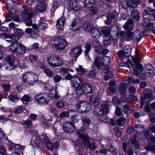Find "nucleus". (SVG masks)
Here are the masks:
<instances>
[{
	"label": "nucleus",
	"instance_id": "nucleus-1",
	"mask_svg": "<svg viewBox=\"0 0 155 155\" xmlns=\"http://www.w3.org/2000/svg\"><path fill=\"white\" fill-rule=\"evenodd\" d=\"M60 97V95L58 94L57 91L52 89L49 94L41 93L37 94L35 97V100L40 104H48L52 99L58 100Z\"/></svg>",
	"mask_w": 155,
	"mask_h": 155
},
{
	"label": "nucleus",
	"instance_id": "nucleus-2",
	"mask_svg": "<svg viewBox=\"0 0 155 155\" xmlns=\"http://www.w3.org/2000/svg\"><path fill=\"white\" fill-rule=\"evenodd\" d=\"M38 80V76L37 74L31 72H26L23 75L22 84L25 87H29Z\"/></svg>",
	"mask_w": 155,
	"mask_h": 155
},
{
	"label": "nucleus",
	"instance_id": "nucleus-3",
	"mask_svg": "<svg viewBox=\"0 0 155 155\" xmlns=\"http://www.w3.org/2000/svg\"><path fill=\"white\" fill-rule=\"evenodd\" d=\"M25 47L21 44L15 42L12 44L9 49L12 53L17 55H20L25 53Z\"/></svg>",
	"mask_w": 155,
	"mask_h": 155
},
{
	"label": "nucleus",
	"instance_id": "nucleus-4",
	"mask_svg": "<svg viewBox=\"0 0 155 155\" xmlns=\"http://www.w3.org/2000/svg\"><path fill=\"white\" fill-rule=\"evenodd\" d=\"M143 93L144 94V96L143 98H141L140 99V107H143L146 101V99L148 100L146 103L147 104H149L150 102L154 99V95L153 94L152 90L149 88L145 89L143 90Z\"/></svg>",
	"mask_w": 155,
	"mask_h": 155
},
{
	"label": "nucleus",
	"instance_id": "nucleus-5",
	"mask_svg": "<svg viewBox=\"0 0 155 155\" xmlns=\"http://www.w3.org/2000/svg\"><path fill=\"white\" fill-rule=\"evenodd\" d=\"M110 61V58L108 56H104L101 58L99 56H97L95 58L94 62L97 68L100 69L101 68V67L108 65Z\"/></svg>",
	"mask_w": 155,
	"mask_h": 155
},
{
	"label": "nucleus",
	"instance_id": "nucleus-6",
	"mask_svg": "<svg viewBox=\"0 0 155 155\" xmlns=\"http://www.w3.org/2000/svg\"><path fill=\"white\" fill-rule=\"evenodd\" d=\"M145 137L148 138V142L149 145L147 147L146 149L149 151H151L152 152H155V137L152 135H150L148 131H146L144 133Z\"/></svg>",
	"mask_w": 155,
	"mask_h": 155
},
{
	"label": "nucleus",
	"instance_id": "nucleus-7",
	"mask_svg": "<svg viewBox=\"0 0 155 155\" xmlns=\"http://www.w3.org/2000/svg\"><path fill=\"white\" fill-rule=\"evenodd\" d=\"M109 111L108 105L106 103L103 104L101 105L95 106L94 113L97 116H102L104 113H108Z\"/></svg>",
	"mask_w": 155,
	"mask_h": 155
},
{
	"label": "nucleus",
	"instance_id": "nucleus-8",
	"mask_svg": "<svg viewBox=\"0 0 155 155\" xmlns=\"http://www.w3.org/2000/svg\"><path fill=\"white\" fill-rule=\"evenodd\" d=\"M54 44L56 49L59 51L63 50L67 45V42L65 39L58 37L54 41Z\"/></svg>",
	"mask_w": 155,
	"mask_h": 155
},
{
	"label": "nucleus",
	"instance_id": "nucleus-9",
	"mask_svg": "<svg viewBox=\"0 0 155 155\" xmlns=\"http://www.w3.org/2000/svg\"><path fill=\"white\" fill-rule=\"evenodd\" d=\"M78 111L81 113H86L91 109V106L86 101H80L76 106Z\"/></svg>",
	"mask_w": 155,
	"mask_h": 155
},
{
	"label": "nucleus",
	"instance_id": "nucleus-10",
	"mask_svg": "<svg viewBox=\"0 0 155 155\" xmlns=\"http://www.w3.org/2000/svg\"><path fill=\"white\" fill-rule=\"evenodd\" d=\"M48 64L54 67H57L62 65L63 64L62 60L57 56L50 57L47 59Z\"/></svg>",
	"mask_w": 155,
	"mask_h": 155
},
{
	"label": "nucleus",
	"instance_id": "nucleus-11",
	"mask_svg": "<svg viewBox=\"0 0 155 155\" xmlns=\"http://www.w3.org/2000/svg\"><path fill=\"white\" fill-rule=\"evenodd\" d=\"M63 129L66 132L72 133L75 130L74 124L71 121L65 122L63 124Z\"/></svg>",
	"mask_w": 155,
	"mask_h": 155
},
{
	"label": "nucleus",
	"instance_id": "nucleus-12",
	"mask_svg": "<svg viewBox=\"0 0 155 155\" xmlns=\"http://www.w3.org/2000/svg\"><path fill=\"white\" fill-rule=\"evenodd\" d=\"M14 58L13 56L8 55L7 58V59L4 61V63H8V65L6 67V69L11 70L15 69L16 66L14 64Z\"/></svg>",
	"mask_w": 155,
	"mask_h": 155
},
{
	"label": "nucleus",
	"instance_id": "nucleus-13",
	"mask_svg": "<svg viewBox=\"0 0 155 155\" xmlns=\"http://www.w3.org/2000/svg\"><path fill=\"white\" fill-rule=\"evenodd\" d=\"M150 20L148 18H145L143 19L142 22L143 26H146L147 29L151 31L153 34H155V28L153 27L154 25L151 22H150Z\"/></svg>",
	"mask_w": 155,
	"mask_h": 155
},
{
	"label": "nucleus",
	"instance_id": "nucleus-14",
	"mask_svg": "<svg viewBox=\"0 0 155 155\" xmlns=\"http://www.w3.org/2000/svg\"><path fill=\"white\" fill-rule=\"evenodd\" d=\"M110 36L113 39L116 40L119 37V30L116 25H112L110 28Z\"/></svg>",
	"mask_w": 155,
	"mask_h": 155
},
{
	"label": "nucleus",
	"instance_id": "nucleus-15",
	"mask_svg": "<svg viewBox=\"0 0 155 155\" xmlns=\"http://www.w3.org/2000/svg\"><path fill=\"white\" fill-rule=\"evenodd\" d=\"M79 136L83 140L85 144L88 146L89 147L91 150H94L96 148V146L94 142L92 143L91 144L90 143L87 136L86 135H81Z\"/></svg>",
	"mask_w": 155,
	"mask_h": 155
},
{
	"label": "nucleus",
	"instance_id": "nucleus-16",
	"mask_svg": "<svg viewBox=\"0 0 155 155\" xmlns=\"http://www.w3.org/2000/svg\"><path fill=\"white\" fill-rule=\"evenodd\" d=\"M82 52L81 47H76L71 49L70 52V55L71 57L77 58L80 55Z\"/></svg>",
	"mask_w": 155,
	"mask_h": 155
},
{
	"label": "nucleus",
	"instance_id": "nucleus-17",
	"mask_svg": "<svg viewBox=\"0 0 155 155\" xmlns=\"http://www.w3.org/2000/svg\"><path fill=\"white\" fill-rule=\"evenodd\" d=\"M103 72L105 74L104 79L105 81H107L109 79L112 78L114 77L112 71H110V68L108 67L103 68Z\"/></svg>",
	"mask_w": 155,
	"mask_h": 155
},
{
	"label": "nucleus",
	"instance_id": "nucleus-18",
	"mask_svg": "<svg viewBox=\"0 0 155 155\" xmlns=\"http://www.w3.org/2000/svg\"><path fill=\"white\" fill-rule=\"evenodd\" d=\"M74 79L71 81V86L75 88L81 85L82 83L84 82L81 78L73 76Z\"/></svg>",
	"mask_w": 155,
	"mask_h": 155
},
{
	"label": "nucleus",
	"instance_id": "nucleus-19",
	"mask_svg": "<svg viewBox=\"0 0 155 155\" xmlns=\"http://www.w3.org/2000/svg\"><path fill=\"white\" fill-rule=\"evenodd\" d=\"M83 26V24L78 19L73 21L71 24L72 28L73 30H78L81 28Z\"/></svg>",
	"mask_w": 155,
	"mask_h": 155
},
{
	"label": "nucleus",
	"instance_id": "nucleus-20",
	"mask_svg": "<svg viewBox=\"0 0 155 155\" xmlns=\"http://www.w3.org/2000/svg\"><path fill=\"white\" fill-rule=\"evenodd\" d=\"M46 9V5L45 3H40L37 5L34 8L35 11L36 12H43Z\"/></svg>",
	"mask_w": 155,
	"mask_h": 155
},
{
	"label": "nucleus",
	"instance_id": "nucleus-21",
	"mask_svg": "<svg viewBox=\"0 0 155 155\" xmlns=\"http://www.w3.org/2000/svg\"><path fill=\"white\" fill-rule=\"evenodd\" d=\"M81 84L85 94H87L92 92V86L89 83L84 81Z\"/></svg>",
	"mask_w": 155,
	"mask_h": 155
},
{
	"label": "nucleus",
	"instance_id": "nucleus-22",
	"mask_svg": "<svg viewBox=\"0 0 155 155\" xmlns=\"http://www.w3.org/2000/svg\"><path fill=\"white\" fill-rule=\"evenodd\" d=\"M153 68L150 64L146 65L144 67V70L146 75L149 77H151L153 76Z\"/></svg>",
	"mask_w": 155,
	"mask_h": 155
},
{
	"label": "nucleus",
	"instance_id": "nucleus-23",
	"mask_svg": "<svg viewBox=\"0 0 155 155\" xmlns=\"http://www.w3.org/2000/svg\"><path fill=\"white\" fill-rule=\"evenodd\" d=\"M134 21L132 18L128 19L125 24L124 25V28L127 30L128 29L132 30L133 29Z\"/></svg>",
	"mask_w": 155,
	"mask_h": 155
},
{
	"label": "nucleus",
	"instance_id": "nucleus-24",
	"mask_svg": "<svg viewBox=\"0 0 155 155\" xmlns=\"http://www.w3.org/2000/svg\"><path fill=\"white\" fill-rule=\"evenodd\" d=\"M141 39L140 33L139 30H136L134 31L132 35V39L136 42H139Z\"/></svg>",
	"mask_w": 155,
	"mask_h": 155
},
{
	"label": "nucleus",
	"instance_id": "nucleus-25",
	"mask_svg": "<svg viewBox=\"0 0 155 155\" xmlns=\"http://www.w3.org/2000/svg\"><path fill=\"white\" fill-rule=\"evenodd\" d=\"M69 5L70 8L76 11L79 10L81 8L78 3L74 1H73L70 2Z\"/></svg>",
	"mask_w": 155,
	"mask_h": 155
},
{
	"label": "nucleus",
	"instance_id": "nucleus-26",
	"mask_svg": "<svg viewBox=\"0 0 155 155\" xmlns=\"http://www.w3.org/2000/svg\"><path fill=\"white\" fill-rule=\"evenodd\" d=\"M34 16V13L33 12H30L28 16L25 18H23L25 25L27 26H31L32 25V21L31 18Z\"/></svg>",
	"mask_w": 155,
	"mask_h": 155
},
{
	"label": "nucleus",
	"instance_id": "nucleus-27",
	"mask_svg": "<svg viewBox=\"0 0 155 155\" xmlns=\"http://www.w3.org/2000/svg\"><path fill=\"white\" fill-rule=\"evenodd\" d=\"M65 23V18L63 17H61L57 21L56 28L58 29H62L64 28Z\"/></svg>",
	"mask_w": 155,
	"mask_h": 155
},
{
	"label": "nucleus",
	"instance_id": "nucleus-28",
	"mask_svg": "<svg viewBox=\"0 0 155 155\" xmlns=\"http://www.w3.org/2000/svg\"><path fill=\"white\" fill-rule=\"evenodd\" d=\"M91 36L94 38H98L101 34L99 30L96 28H94L90 32Z\"/></svg>",
	"mask_w": 155,
	"mask_h": 155
},
{
	"label": "nucleus",
	"instance_id": "nucleus-29",
	"mask_svg": "<svg viewBox=\"0 0 155 155\" xmlns=\"http://www.w3.org/2000/svg\"><path fill=\"white\" fill-rule=\"evenodd\" d=\"M140 0H137L136 1L130 0L128 1V6L132 8H136L137 5L140 4Z\"/></svg>",
	"mask_w": 155,
	"mask_h": 155
},
{
	"label": "nucleus",
	"instance_id": "nucleus-30",
	"mask_svg": "<svg viewBox=\"0 0 155 155\" xmlns=\"http://www.w3.org/2000/svg\"><path fill=\"white\" fill-rule=\"evenodd\" d=\"M131 15L135 20L138 21L140 18V12L137 9H134L131 12Z\"/></svg>",
	"mask_w": 155,
	"mask_h": 155
},
{
	"label": "nucleus",
	"instance_id": "nucleus-31",
	"mask_svg": "<svg viewBox=\"0 0 155 155\" xmlns=\"http://www.w3.org/2000/svg\"><path fill=\"white\" fill-rule=\"evenodd\" d=\"M95 2V0H85L84 3V6L87 8H91L94 5Z\"/></svg>",
	"mask_w": 155,
	"mask_h": 155
},
{
	"label": "nucleus",
	"instance_id": "nucleus-32",
	"mask_svg": "<svg viewBox=\"0 0 155 155\" xmlns=\"http://www.w3.org/2000/svg\"><path fill=\"white\" fill-rule=\"evenodd\" d=\"M131 48L129 45H126L124 47L123 51L126 57H129L131 55Z\"/></svg>",
	"mask_w": 155,
	"mask_h": 155
},
{
	"label": "nucleus",
	"instance_id": "nucleus-33",
	"mask_svg": "<svg viewBox=\"0 0 155 155\" xmlns=\"http://www.w3.org/2000/svg\"><path fill=\"white\" fill-rule=\"evenodd\" d=\"M25 32L28 34H29L31 37L33 38H35L37 37V35L35 33V31L33 30L31 28H27L25 31Z\"/></svg>",
	"mask_w": 155,
	"mask_h": 155
},
{
	"label": "nucleus",
	"instance_id": "nucleus-34",
	"mask_svg": "<svg viewBox=\"0 0 155 155\" xmlns=\"http://www.w3.org/2000/svg\"><path fill=\"white\" fill-rule=\"evenodd\" d=\"M128 85H127L123 82L120 84L119 85L118 87V90L120 93L122 94H124Z\"/></svg>",
	"mask_w": 155,
	"mask_h": 155
},
{
	"label": "nucleus",
	"instance_id": "nucleus-35",
	"mask_svg": "<svg viewBox=\"0 0 155 155\" xmlns=\"http://www.w3.org/2000/svg\"><path fill=\"white\" fill-rule=\"evenodd\" d=\"M154 13L155 10L150 8H147V9L144 10V14L146 15L149 14L150 15H153L154 18L153 20L154 21H155V15Z\"/></svg>",
	"mask_w": 155,
	"mask_h": 155
},
{
	"label": "nucleus",
	"instance_id": "nucleus-36",
	"mask_svg": "<svg viewBox=\"0 0 155 155\" xmlns=\"http://www.w3.org/2000/svg\"><path fill=\"white\" fill-rule=\"evenodd\" d=\"M76 93L78 95H81L83 94H85L84 90L83 88L82 84L76 88Z\"/></svg>",
	"mask_w": 155,
	"mask_h": 155
},
{
	"label": "nucleus",
	"instance_id": "nucleus-37",
	"mask_svg": "<svg viewBox=\"0 0 155 155\" xmlns=\"http://www.w3.org/2000/svg\"><path fill=\"white\" fill-rule=\"evenodd\" d=\"M9 99L13 102H16L19 99L18 95L16 94L12 93L8 97Z\"/></svg>",
	"mask_w": 155,
	"mask_h": 155
},
{
	"label": "nucleus",
	"instance_id": "nucleus-38",
	"mask_svg": "<svg viewBox=\"0 0 155 155\" xmlns=\"http://www.w3.org/2000/svg\"><path fill=\"white\" fill-rule=\"evenodd\" d=\"M84 29L87 32H91V30L94 28L90 24L87 23H84L83 26Z\"/></svg>",
	"mask_w": 155,
	"mask_h": 155
},
{
	"label": "nucleus",
	"instance_id": "nucleus-39",
	"mask_svg": "<svg viewBox=\"0 0 155 155\" xmlns=\"http://www.w3.org/2000/svg\"><path fill=\"white\" fill-rule=\"evenodd\" d=\"M116 124L117 125L119 126H123L125 123V119L122 117H121L118 119L116 120Z\"/></svg>",
	"mask_w": 155,
	"mask_h": 155
},
{
	"label": "nucleus",
	"instance_id": "nucleus-40",
	"mask_svg": "<svg viewBox=\"0 0 155 155\" xmlns=\"http://www.w3.org/2000/svg\"><path fill=\"white\" fill-rule=\"evenodd\" d=\"M85 50L84 51V55L85 56H88V53L90 51L91 48V44L87 43L84 46Z\"/></svg>",
	"mask_w": 155,
	"mask_h": 155
},
{
	"label": "nucleus",
	"instance_id": "nucleus-41",
	"mask_svg": "<svg viewBox=\"0 0 155 155\" xmlns=\"http://www.w3.org/2000/svg\"><path fill=\"white\" fill-rule=\"evenodd\" d=\"M32 124V123L30 119H28L25 120L22 124V125L26 128H28L31 127Z\"/></svg>",
	"mask_w": 155,
	"mask_h": 155
},
{
	"label": "nucleus",
	"instance_id": "nucleus-42",
	"mask_svg": "<svg viewBox=\"0 0 155 155\" xmlns=\"http://www.w3.org/2000/svg\"><path fill=\"white\" fill-rule=\"evenodd\" d=\"M98 45L95 47V51L96 53L101 54L103 50V46L102 45L99 43H98Z\"/></svg>",
	"mask_w": 155,
	"mask_h": 155
},
{
	"label": "nucleus",
	"instance_id": "nucleus-43",
	"mask_svg": "<svg viewBox=\"0 0 155 155\" xmlns=\"http://www.w3.org/2000/svg\"><path fill=\"white\" fill-rule=\"evenodd\" d=\"M96 76V73L94 69H92L91 70L88 72L87 74V76L91 78H93L95 77Z\"/></svg>",
	"mask_w": 155,
	"mask_h": 155
},
{
	"label": "nucleus",
	"instance_id": "nucleus-44",
	"mask_svg": "<svg viewBox=\"0 0 155 155\" xmlns=\"http://www.w3.org/2000/svg\"><path fill=\"white\" fill-rule=\"evenodd\" d=\"M101 33L105 36H108L110 35V28L108 27L105 28L102 30Z\"/></svg>",
	"mask_w": 155,
	"mask_h": 155
},
{
	"label": "nucleus",
	"instance_id": "nucleus-45",
	"mask_svg": "<svg viewBox=\"0 0 155 155\" xmlns=\"http://www.w3.org/2000/svg\"><path fill=\"white\" fill-rule=\"evenodd\" d=\"M68 117L71 118L74 117H76L75 111L73 110H70L67 111Z\"/></svg>",
	"mask_w": 155,
	"mask_h": 155
},
{
	"label": "nucleus",
	"instance_id": "nucleus-46",
	"mask_svg": "<svg viewBox=\"0 0 155 155\" xmlns=\"http://www.w3.org/2000/svg\"><path fill=\"white\" fill-rule=\"evenodd\" d=\"M22 100L25 104H27L31 101L30 97L27 95H25L22 98Z\"/></svg>",
	"mask_w": 155,
	"mask_h": 155
},
{
	"label": "nucleus",
	"instance_id": "nucleus-47",
	"mask_svg": "<svg viewBox=\"0 0 155 155\" xmlns=\"http://www.w3.org/2000/svg\"><path fill=\"white\" fill-rule=\"evenodd\" d=\"M81 121L83 124L87 125L89 124L91 122L89 118L84 117L81 118Z\"/></svg>",
	"mask_w": 155,
	"mask_h": 155
},
{
	"label": "nucleus",
	"instance_id": "nucleus-48",
	"mask_svg": "<svg viewBox=\"0 0 155 155\" xmlns=\"http://www.w3.org/2000/svg\"><path fill=\"white\" fill-rule=\"evenodd\" d=\"M14 32L15 35H18L19 37H21L23 34L22 30L18 28H15L14 29Z\"/></svg>",
	"mask_w": 155,
	"mask_h": 155
},
{
	"label": "nucleus",
	"instance_id": "nucleus-49",
	"mask_svg": "<svg viewBox=\"0 0 155 155\" xmlns=\"http://www.w3.org/2000/svg\"><path fill=\"white\" fill-rule=\"evenodd\" d=\"M117 54L120 58L122 60H123L124 58L126 57L125 55L124 52L123 50H120L119 51Z\"/></svg>",
	"mask_w": 155,
	"mask_h": 155
},
{
	"label": "nucleus",
	"instance_id": "nucleus-50",
	"mask_svg": "<svg viewBox=\"0 0 155 155\" xmlns=\"http://www.w3.org/2000/svg\"><path fill=\"white\" fill-rule=\"evenodd\" d=\"M75 69L78 72H80V74H81L82 75L84 74V69L82 68V66L79 65L78 67L75 68Z\"/></svg>",
	"mask_w": 155,
	"mask_h": 155
},
{
	"label": "nucleus",
	"instance_id": "nucleus-51",
	"mask_svg": "<svg viewBox=\"0 0 155 155\" xmlns=\"http://www.w3.org/2000/svg\"><path fill=\"white\" fill-rule=\"evenodd\" d=\"M123 108L124 114H127L130 110V108L129 105L126 104L123 106Z\"/></svg>",
	"mask_w": 155,
	"mask_h": 155
},
{
	"label": "nucleus",
	"instance_id": "nucleus-52",
	"mask_svg": "<svg viewBox=\"0 0 155 155\" xmlns=\"http://www.w3.org/2000/svg\"><path fill=\"white\" fill-rule=\"evenodd\" d=\"M108 150L110 152L113 153L115 154L117 153V152L116 150V148L112 145H110L108 146Z\"/></svg>",
	"mask_w": 155,
	"mask_h": 155
},
{
	"label": "nucleus",
	"instance_id": "nucleus-53",
	"mask_svg": "<svg viewBox=\"0 0 155 155\" xmlns=\"http://www.w3.org/2000/svg\"><path fill=\"white\" fill-rule=\"evenodd\" d=\"M48 27V24L44 22H39L38 27L40 29L44 30Z\"/></svg>",
	"mask_w": 155,
	"mask_h": 155
},
{
	"label": "nucleus",
	"instance_id": "nucleus-54",
	"mask_svg": "<svg viewBox=\"0 0 155 155\" xmlns=\"http://www.w3.org/2000/svg\"><path fill=\"white\" fill-rule=\"evenodd\" d=\"M44 73L49 77H51L53 75V72L48 69L45 68L44 69Z\"/></svg>",
	"mask_w": 155,
	"mask_h": 155
},
{
	"label": "nucleus",
	"instance_id": "nucleus-55",
	"mask_svg": "<svg viewBox=\"0 0 155 155\" xmlns=\"http://www.w3.org/2000/svg\"><path fill=\"white\" fill-rule=\"evenodd\" d=\"M38 59V57L36 55H31L29 57V60L31 63L36 61Z\"/></svg>",
	"mask_w": 155,
	"mask_h": 155
},
{
	"label": "nucleus",
	"instance_id": "nucleus-56",
	"mask_svg": "<svg viewBox=\"0 0 155 155\" xmlns=\"http://www.w3.org/2000/svg\"><path fill=\"white\" fill-rule=\"evenodd\" d=\"M114 131L116 134L118 136H120L122 135L123 132L120 130L118 127H115L114 129Z\"/></svg>",
	"mask_w": 155,
	"mask_h": 155
},
{
	"label": "nucleus",
	"instance_id": "nucleus-57",
	"mask_svg": "<svg viewBox=\"0 0 155 155\" xmlns=\"http://www.w3.org/2000/svg\"><path fill=\"white\" fill-rule=\"evenodd\" d=\"M122 6L124 9H126L128 7V2H127L126 0H120Z\"/></svg>",
	"mask_w": 155,
	"mask_h": 155
},
{
	"label": "nucleus",
	"instance_id": "nucleus-58",
	"mask_svg": "<svg viewBox=\"0 0 155 155\" xmlns=\"http://www.w3.org/2000/svg\"><path fill=\"white\" fill-rule=\"evenodd\" d=\"M131 78L130 77H127L124 78L122 82L128 85L130 81L131 80Z\"/></svg>",
	"mask_w": 155,
	"mask_h": 155
},
{
	"label": "nucleus",
	"instance_id": "nucleus-59",
	"mask_svg": "<svg viewBox=\"0 0 155 155\" xmlns=\"http://www.w3.org/2000/svg\"><path fill=\"white\" fill-rule=\"evenodd\" d=\"M0 153L3 155H7L6 150L5 147L0 145Z\"/></svg>",
	"mask_w": 155,
	"mask_h": 155
},
{
	"label": "nucleus",
	"instance_id": "nucleus-60",
	"mask_svg": "<svg viewBox=\"0 0 155 155\" xmlns=\"http://www.w3.org/2000/svg\"><path fill=\"white\" fill-rule=\"evenodd\" d=\"M151 123H153L155 122V114L154 113H150L148 114Z\"/></svg>",
	"mask_w": 155,
	"mask_h": 155
},
{
	"label": "nucleus",
	"instance_id": "nucleus-61",
	"mask_svg": "<svg viewBox=\"0 0 155 155\" xmlns=\"http://www.w3.org/2000/svg\"><path fill=\"white\" fill-rule=\"evenodd\" d=\"M109 16L111 19H115L118 17V13L116 11H114Z\"/></svg>",
	"mask_w": 155,
	"mask_h": 155
},
{
	"label": "nucleus",
	"instance_id": "nucleus-62",
	"mask_svg": "<svg viewBox=\"0 0 155 155\" xmlns=\"http://www.w3.org/2000/svg\"><path fill=\"white\" fill-rule=\"evenodd\" d=\"M49 113L53 114L55 116L57 117L58 114V111L55 108H51L49 110Z\"/></svg>",
	"mask_w": 155,
	"mask_h": 155
},
{
	"label": "nucleus",
	"instance_id": "nucleus-63",
	"mask_svg": "<svg viewBox=\"0 0 155 155\" xmlns=\"http://www.w3.org/2000/svg\"><path fill=\"white\" fill-rule=\"evenodd\" d=\"M116 90V89L115 88V87H109L108 89L106 90V92L108 94H110V92H115Z\"/></svg>",
	"mask_w": 155,
	"mask_h": 155
},
{
	"label": "nucleus",
	"instance_id": "nucleus-64",
	"mask_svg": "<svg viewBox=\"0 0 155 155\" xmlns=\"http://www.w3.org/2000/svg\"><path fill=\"white\" fill-rule=\"evenodd\" d=\"M110 42V39L108 38H105L103 41L104 45L105 46H107L109 45Z\"/></svg>",
	"mask_w": 155,
	"mask_h": 155
}]
</instances>
